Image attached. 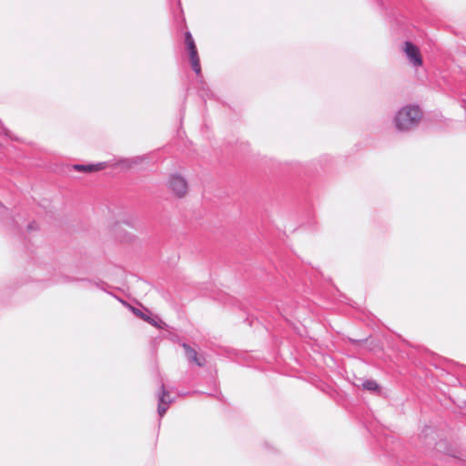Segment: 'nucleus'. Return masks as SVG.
I'll return each mask as SVG.
<instances>
[{
    "instance_id": "1",
    "label": "nucleus",
    "mask_w": 466,
    "mask_h": 466,
    "mask_svg": "<svg viewBox=\"0 0 466 466\" xmlns=\"http://www.w3.org/2000/svg\"><path fill=\"white\" fill-rule=\"evenodd\" d=\"M422 118V111L418 106H402L394 116V125L399 131H409L417 127Z\"/></svg>"
},
{
    "instance_id": "2",
    "label": "nucleus",
    "mask_w": 466,
    "mask_h": 466,
    "mask_svg": "<svg viewBox=\"0 0 466 466\" xmlns=\"http://www.w3.org/2000/svg\"><path fill=\"white\" fill-rule=\"evenodd\" d=\"M167 188L177 198H184L188 193V185L186 178L180 174L175 173L169 176Z\"/></svg>"
},
{
    "instance_id": "3",
    "label": "nucleus",
    "mask_w": 466,
    "mask_h": 466,
    "mask_svg": "<svg viewBox=\"0 0 466 466\" xmlns=\"http://www.w3.org/2000/svg\"><path fill=\"white\" fill-rule=\"evenodd\" d=\"M132 228L128 225H116L113 228L115 238L121 243H131L135 239Z\"/></svg>"
},
{
    "instance_id": "4",
    "label": "nucleus",
    "mask_w": 466,
    "mask_h": 466,
    "mask_svg": "<svg viewBox=\"0 0 466 466\" xmlns=\"http://www.w3.org/2000/svg\"><path fill=\"white\" fill-rule=\"evenodd\" d=\"M404 52L413 66H422V57L420 52V49L411 42L404 43Z\"/></svg>"
},
{
    "instance_id": "5",
    "label": "nucleus",
    "mask_w": 466,
    "mask_h": 466,
    "mask_svg": "<svg viewBox=\"0 0 466 466\" xmlns=\"http://www.w3.org/2000/svg\"><path fill=\"white\" fill-rule=\"evenodd\" d=\"M182 348L184 349L185 354L189 362L194 363L198 367H204L206 365L207 360L203 354L198 352L187 343H183Z\"/></svg>"
},
{
    "instance_id": "6",
    "label": "nucleus",
    "mask_w": 466,
    "mask_h": 466,
    "mask_svg": "<svg viewBox=\"0 0 466 466\" xmlns=\"http://www.w3.org/2000/svg\"><path fill=\"white\" fill-rule=\"evenodd\" d=\"M106 167L105 163L92 165H74L73 168L76 171L93 173L103 170Z\"/></svg>"
},
{
    "instance_id": "7",
    "label": "nucleus",
    "mask_w": 466,
    "mask_h": 466,
    "mask_svg": "<svg viewBox=\"0 0 466 466\" xmlns=\"http://www.w3.org/2000/svg\"><path fill=\"white\" fill-rule=\"evenodd\" d=\"M188 53L191 67L197 75H199L201 72V66L197 47H195L194 49H188Z\"/></svg>"
},
{
    "instance_id": "8",
    "label": "nucleus",
    "mask_w": 466,
    "mask_h": 466,
    "mask_svg": "<svg viewBox=\"0 0 466 466\" xmlns=\"http://www.w3.org/2000/svg\"><path fill=\"white\" fill-rule=\"evenodd\" d=\"M130 309L132 310V312L137 316L138 317L139 319L147 321V323L155 326V327H157V322L155 319L151 318L150 316L143 313L140 309H137V308H134L132 306L129 307Z\"/></svg>"
},
{
    "instance_id": "9",
    "label": "nucleus",
    "mask_w": 466,
    "mask_h": 466,
    "mask_svg": "<svg viewBox=\"0 0 466 466\" xmlns=\"http://www.w3.org/2000/svg\"><path fill=\"white\" fill-rule=\"evenodd\" d=\"M362 388L369 391H378L380 390L379 385L374 380H366L362 383Z\"/></svg>"
},
{
    "instance_id": "10",
    "label": "nucleus",
    "mask_w": 466,
    "mask_h": 466,
    "mask_svg": "<svg viewBox=\"0 0 466 466\" xmlns=\"http://www.w3.org/2000/svg\"><path fill=\"white\" fill-rule=\"evenodd\" d=\"M185 42H186L187 50L194 49L195 47H197L195 45L194 39L189 32L186 33Z\"/></svg>"
},
{
    "instance_id": "11",
    "label": "nucleus",
    "mask_w": 466,
    "mask_h": 466,
    "mask_svg": "<svg viewBox=\"0 0 466 466\" xmlns=\"http://www.w3.org/2000/svg\"><path fill=\"white\" fill-rule=\"evenodd\" d=\"M162 390H163V392H162V395L160 396V402L169 405V403L171 402L170 396H169L168 392H167L164 390V388L162 389Z\"/></svg>"
},
{
    "instance_id": "12",
    "label": "nucleus",
    "mask_w": 466,
    "mask_h": 466,
    "mask_svg": "<svg viewBox=\"0 0 466 466\" xmlns=\"http://www.w3.org/2000/svg\"><path fill=\"white\" fill-rule=\"evenodd\" d=\"M167 408H168V405H167V404H165V403L160 402V403L158 404V409H157V410H158V413H159V415H160V416H163V415L166 413V411H167Z\"/></svg>"
}]
</instances>
